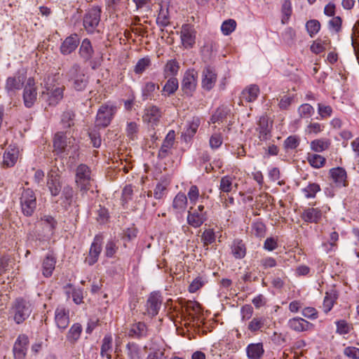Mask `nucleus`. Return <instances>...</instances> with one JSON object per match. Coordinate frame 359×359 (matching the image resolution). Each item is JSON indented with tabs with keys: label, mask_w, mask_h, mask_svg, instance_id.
Wrapping results in <instances>:
<instances>
[{
	"label": "nucleus",
	"mask_w": 359,
	"mask_h": 359,
	"mask_svg": "<svg viewBox=\"0 0 359 359\" xmlns=\"http://www.w3.org/2000/svg\"><path fill=\"white\" fill-rule=\"evenodd\" d=\"M79 149L76 139L70 133L57 132L53 139V152L55 154L65 157L69 156L74 158Z\"/></svg>",
	"instance_id": "nucleus-1"
},
{
	"label": "nucleus",
	"mask_w": 359,
	"mask_h": 359,
	"mask_svg": "<svg viewBox=\"0 0 359 359\" xmlns=\"http://www.w3.org/2000/svg\"><path fill=\"white\" fill-rule=\"evenodd\" d=\"M41 98L49 106H56L63 98L65 88L60 86L55 76H48L43 80Z\"/></svg>",
	"instance_id": "nucleus-2"
},
{
	"label": "nucleus",
	"mask_w": 359,
	"mask_h": 359,
	"mask_svg": "<svg viewBox=\"0 0 359 359\" xmlns=\"http://www.w3.org/2000/svg\"><path fill=\"white\" fill-rule=\"evenodd\" d=\"M27 80V72L24 69L18 70L14 74L6 79L4 84L5 93L11 99L14 98L23 88Z\"/></svg>",
	"instance_id": "nucleus-3"
},
{
	"label": "nucleus",
	"mask_w": 359,
	"mask_h": 359,
	"mask_svg": "<svg viewBox=\"0 0 359 359\" xmlns=\"http://www.w3.org/2000/svg\"><path fill=\"white\" fill-rule=\"evenodd\" d=\"M66 76L69 81L72 82L73 87L76 90H83L88 83V76L86 75L81 67L74 63L66 72Z\"/></svg>",
	"instance_id": "nucleus-4"
},
{
	"label": "nucleus",
	"mask_w": 359,
	"mask_h": 359,
	"mask_svg": "<svg viewBox=\"0 0 359 359\" xmlns=\"http://www.w3.org/2000/svg\"><path fill=\"white\" fill-rule=\"evenodd\" d=\"M32 311L30 302L22 298L17 299L11 308L13 320L17 324H20L28 318Z\"/></svg>",
	"instance_id": "nucleus-5"
},
{
	"label": "nucleus",
	"mask_w": 359,
	"mask_h": 359,
	"mask_svg": "<svg viewBox=\"0 0 359 359\" xmlns=\"http://www.w3.org/2000/svg\"><path fill=\"white\" fill-rule=\"evenodd\" d=\"M75 182L81 191L86 193L90 189L93 179L91 170L86 164H80L76 169Z\"/></svg>",
	"instance_id": "nucleus-6"
},
{
	"label": "nucleus",
	"mask_w": 359,
	"mask_h": 359,
	"mask_svg": "<svg viewBox=\"0 0 359 359\" xmlns=\"http://www.w3.org/2000/svg\"><path fill=\"white\" fill-rule=\"evenodd\" d=\"M101 8L93 6L89 9L83 16V25L86 32L93 34L98 32L97 27L100 21Z\"/></svg>",
	"instance_id": "nucleus-7"
},
{
	"label": "nucleus",
	"mask_w": 359,
	"mask_h": 359,
	"mask_svg": "<svg viewBox=\"0 0 359 359\" xmlns=\"http://www.w3.org/2000/svg\"><path fill=\"white\" fill-rule=\"evenodd\" d=\"M21 210L25 216L30 217L36 208V198L34 191L29 189H24L20 198Z\"/></svg>",
	"instance_id": "nucleus-8"
},
{
	"label": "nucleus",
	"mask_w": 359,
	"mask_h": 359,
	"mask_svg": "<svg viewBox=\"0 0 359 359\" xmlns=\"http://www.w3.org/2000/svg\"><path fill=\"white\" fill-rule=\"evenodd\" d=\"M198 83V73L194 69H188L185 72L181 83V88L184 94L192 96L196 89Z\"/></svg>",
	"instance_id": "nucleus-9"
},
{
	"label": "nucleus",
	"mask_w": 359,
	"mask_h": 359,
	"mask_svg": "<svg viewBox=\"0 0 359 359\" xmlns=\"http://www.w3.org/2000/svg\"><path fill=\"white\" fill-rule=\"evenodd\" d=\"M116 107L113 105L103 104L102 105L97 113L96 116V126L105 128L108 126L116 113Z\"/></svg>",
	"instance_id": "nucleus-10"
},
{
	"label": "nucleus",
	"mask_w": 359,
	"mask_h": 359,
	"mask_svg": "<svg viewBox=\"0 0 359 359\" xmlns=\"http://www.w3.org/2000/svg\"><path fill=\"white\" fill-rule=\"evenodd\" d=\"M23 102L26 107L30 108L35 103L37 98V88L34 78L29 77L23 88Z\"/></svg>",
	"instance_id": "nucleus-11"
},
{
	"label": "nucleus",
	"mask_w": 359,
	"mask_h": 359,
	"mask_svg": "<svg viewBox=\"0 0 359 359\" xmlns=\"http://www.w3.org/2000/svg\"><path fill=\"white\" fill-rule=\"evenodd\" d=\"M162 305V297L159 292H151L145 304L146 311L144 314L148 315L150 317H154L158 313Z\"/></svg>",
	"instance_id": "nucleus-12"
},
{
	"label": "nucleus",
	"mask_w": 359,
	"mask_h": 359,
	"mask_svg": "<svg viewBox=\"0 0 359 359\" xmlns=\"http://www.w3.org/2000/svg\"><path fill=\"white\" fill-rule=\"evenodd\" d=\"M102 238L96 236L92 243L88 256L85 259V263L89 266L95 264L102 252Z\"/></svg>",
	"instance_id": "nucleus-13"
},
{
	"label": "nucleus",
	"mask_w": 359,
	"mask_h": 359,
	"mask_svg": "<svg viewBox=\"0 0 359 359\" xmlns=\"http://www.w3.org/2000/svg\"><path fill=\"white\" fill-rule=\"evenodd\" d=\"M29 344V338L25 334H20L13 346V352L15 359H25L27 346Z\"/></svg>",
	"instance_id": "nucleus-14"
},
{
	"label": "nucleus",
	"mask_w": 359,
	"mask_h": 359,
	"mask_svg": "<svg viewBox=\"0 0 359 359\" xmlns=\"http://www.w3.org/2000/svg\"><path fill=\"white\" fill-rule=\"evenodd\" d=\"M182 43L185 48H191L195 43L196 32L189 25L182 26L180 31Z\"/></svg>",
	"instance_id": "nucleus-15"
},
{
	"label": "nucleus",
	"mask_w": 359,
	"mask_h": 359,
	"mask_svg": "<svg viewBox=\"0 0 359 359\" xmlns=\"http://www.w3.org/2000/svg\"><path fill=\"white\" fill-rule=\"evenodd\" d=\"M201 86L209 91L213 88L217 81V74L215 70L210 67H206L202 72Z\"/></svg>",
	"instance_id": "nucleus-16"
},
{
	"label": "nucleus",
	"mask_w": 359,
	"mask_h": 359,
	"mask_svg": "<svg viewBox=\"0 0 359 359\" xmlns=\"http://www.w3.org/2000/svg\"><path fill=\"white\" fill-rule=\"evenodd\" d=\"M161 117V112L160 109L156 106L152 105L145 109L142 118L144 122L147 123L151 127H154L157 125Z\"/></svg>",
	"instance_id": "nucleus-17"
},
{
	"label": "nucleus",
	"mask_w": 359,
	"mask_h": 359,
	"mask_svg": "<svg viewBox=\"0 0 359 359\" xmlns=\"http://www.w3.org/2000/svg\"><path fill=\"white\" fill-rule=\"evenodd\" d=\"M69 311L64 306H58L55 311V321L57 327L64 330L69 324Z\"/></svg>",
	"instance_id": "nucleus-18"
},
{
	"label": "nucleus",
	"mask_w": 359,
	"mask_h": 359,
	"mask_svg": "<svg viewBox=\"0 0 359 359\" xmlns=\"http://www.w3.org/2000/svg\"><path fill=\"white\" fill-rule=\"evenodd\" d=\"M323 217V210L319 208H306L301 214L302 219L307 223H318Z\"/></svg>",
	"instance_id": "nucleus-19"
},
{
	"label": "nucleus",
	"mask_w": 359,
	"mask_h": 359,
	"mask_svg": "<svg viewBox=\"0 0 359 359\" xmlns=\"http://www.w3.org/2000/svg\"><path fill=\"white\" fill-rule=\"evenodd\" d=\"M79 42V38L77 34H72L67 36L61 44V53L63 55L72 53L78 47Z\"/></svg>",
	"instance_id": "nucleus-20"
},
{
	"label": "nucleus",
	"mask_w": 359,
	"mask_h": 359,
	"mask_svg": "<svg viewBox=\"0 0 359 359\" xmlns=\"http://www.w3.org/2000/svg\"><path fill=\"white\" fill-rule=\"evenodd\" d=\"M333 182L338 187L347 186V175L345 169L341 167L334 168L330 170Z\"/></svg>",
	"instance_id": "nucleus-21"
},
{
	"label": "nucleus",
	"mask_w": 359,
	"mask_h": 359,
	"mask_svg": "<svg viewBox=\"0 0 359 359\" xmlns=\"http://www.w3.org/2000/svg\"><path fill=\"white\" fill-rule=\"evenodd\" d=\"M19 157V149L13 145H10L4 154V165L10 168L13 167L17 162Z\"/></svg>",
	"instance_id": "nucleus-22"
},
{
	"label": "nucleus",
	"mask_w": 359,
	"mask_h": 359,
	"mask_svg": "<svg viewBox=\"0 0 359 359\" xmlns=\"http://www.w3.org/2000/svg\"><path fill=\"white\" fill-rule=\"evenodd\" d=\"M55 257L53 254H47L42 262V274L44 277L49 278L52 276L55 268Z\"/></svg>",
	"instance_id": "nucleus-23"
},
{
	"label": "nucleus",
	"mask_w": 359,
	"mask_h": 359,
	"mask_svg": "<svg viewBox=\"0 0 359 359\" xmlns=\"http://www.w3.org/2000/svg\"><path fill=\"white\" fill-rule=\"evenodd\" d=\"M128 335L136 339L146 337L147 336V327L142 322L133 324L128 332Z\"/></svg>",
	"instance_id": "nucleus-24"
},
{
	"label": "nucleus",
	"mask_w": 359,
	"mask_h": 359,
	"mask_svg": "<svg viewBox=\"0 0 359 359\" xmlns=\"http://www.w3.org/2000/svg\"><path fill=\"white\" fill-rule=\"evenodd\" d=\"M231 254L235 259H243L246 255L247 248L243 240L236 238L231 245Z\"/></svg>",
	"instance_id": "nucleus-25"
},
{
	"label": "nucleus",
	"mask_w": 359,
	"mask_h": 359,
	"mask_svg": "<svg viewBox=\"0 0 359 359\" xmlns=\"http://www.w3.org/2000/svg\"><path fill=\"white\" fill-rule=\"evenodd\" d=\"M271 128V126L269 125V119L266 116L259 118L256 130L259 133V138L260 140H266L269 138Z\"/></svg>",
	"instance_id": "nucleus-26"
},
{
	"label": "nucleus",
	"mask_w": 359,
	"mask_h": 359,
	"mask_svg": "<svg viewBox=\"0 0 359 359\" xmlns=\"http://www.w3.org/2000/svg\"><path fill=\"white\" fill-rule=\"evenodd\" d=\"M175 139V133L174 130H170L164 139L161 147L158 151V156L165 158L168 156L169 150L173 146Z\"/></svg>",
	"instance_id": "nucleus-27"
},
{
	"label": "nucleus",
	"mask_w": 359,
	"mask_h": 359,
	"mask_svg": "<svg viewBox=\"0 0 359 359\" xmlns=\"http://www.w3.org/2000/svg\"><path fill=\"white\" fill-rule=\"evenodd\" d=\"M259 94V88L252 84L245 88L241 93V99L248 102H252L256 100Z\"/></svg>",
	"instance_id": "nucleus-28"
},
{
	"label": "nucleus",
	"mask_w": 359,
	"mask_h": 359,
	"mask_svg": "<svg viewBox=\"0 0 359 359\" xmlns=\"http://www.w3.org/2000/svg\"><path fill=\"white\" fill-rule=\"evenodd\" d=\"M79 55L86 62L90 60L94 54L91 42L88 39H84L79 48Z\"/></svg>",
	"instance_id": "nucleus-29"
},
{
	"label": "nucleus",
	"mask_w": 359,
	"mask_h": 359,
	"mask_svg": "<svg viewBox=\"0 0 359 359\" xmlns=\"http://www.w3.org/2000/svg\"><path fill=\"white\" fill-rule=\"evenodd\" d=\"M206 220L205 213L198 212L196 210L189 211L187 215L188 224L194 228L201 226Z\"/></svg>",
	"instance_id": "nucleus-30"
},
{
	"label": "nucleus",
	"mask_w": 359,
	"mask_h": 359,
	"mask_svg": "<svg viewBox=\"0 0 359 359\" xmlns=\"http://www.w3.org/2000/svg\"><path fill=\"white\" fill-rule=\"evenodd\" d=\"M247 355L249 359H260L264 354V348L262 343L250 344L246 348Z\"/></svg>",
	"instance_id": "nucleus-31"
},
{
	"label": "nucleus",
	"mask_w": 359,
	"mask_h": 359,
	"mask_svg": "<svg viewBox=\"0 0 359 359\" xmlns=\"http://www.w3.org/2000/svg\"><path fill=\"white\" fill-rule=\"evenodd\" d=\"M180 69L179 62L176 60H168L163 67L164 78L175 77Z\"/></svg>",
	"instance_id": "nucleus-32"
},
{
	"label": "nucleus",
	"mask_w": 359,
	"mask_h": 359,
	"mask_svg": "<svg viewBox=\"0 0 359 359\" xmlns=\"http://www.w3.org/2000/svg\"><path fill=\"white\" fill-rule=\"evenodd\" d=\"M310 323L302 318H294L288 321V326L296 332L307 330Z\"/></svg>",
	"instance_id": "nucleus-33"
},
{
	"label": "nucleus",
	"mask_w": 359,
	"mask_h": 359,
	"mask_svg": "<svg viewBox=\"0 0 359 359\" xmlns=\"http://www.w3.org/2000/svg\"><path fill=\"white\" fill-rule=\"evenodd\" d=\"M233 177L226 175L221 178L219 189L221 192L229 194L234 189V191L237 189V184H233Z\"/></svg>",
	"instance_id": "nucleus-34"
},
{
	"label": "nucleus",
	"mask_w": 359,
	"mask_h": 359,
	"mask_svg": "<svg viewBox=\"0 0 359 359\" xmlns=\"http://www.w3.org/2000/svg\"><path fill=\"white\" fill-rule=\"evenodd\" d=\"M47 186L52 196H57L61 191V184L58 176L57 175H53V174L49 175Z\"/></svg>",
	"instance_id": "nucleus-35"
},
{
	"label": "nucleus",
	"mask_w": 359,
	"mask_h": 359,
	"mask_svg": "<svg viewBox=\"0 0 359 359\" xmlns=\"http://www.w3.org/2000/svg\"><path fill=\"white\" fill-rule=\"evenodd\" d=\"M187 205V197L183 193H178L173 199L172 208L177 212L184 211Z\"/></svg>",
	"instance_id": "nucleus-36"
},
{
	"label": "nucleus",
	"mask_w": 359,
	"mask_h": 359,
	"mask_svg": "<svg viewBox=\"0 0 359 359\" xmlns=\"http://www.w3.org/2000/svg\"><path fill=\"white\" fill-rule=\"evenodd\" d=\"M82 326L81 325V324H73L67 334V341L71 344H75L80 338Z\"/></svg>",
	"instance_id": "nucleus-37"
},
{
	"label": "nucleus",
	"mask_w": 359,
	"mask_h": 359,
	"mask_svg": "<svg viewBox=\"0 0 359 359\" xmlns=\"http://www.w3.org/2000/svg\"><path fill=\"white\" fill-rule=\"evenodd\" d=\"M337 299V294L335 291L332 290L325 293L323 304V310L325 313L331 311Z\"/></svg>",
	"instance_id": "nucleus-38"
},
{
	"label": "nucleus",
	"mask_w": 359,
	"mask_h": 359,
	"mask_svg": "<svg viewBox=\"0 0 359 359\" xmlns=\"http://www.w3.org/2000/svg\"><path fill=\"white\" fill-rule=\"evenodd\" d=\"M126 351L129 359H143L142 350L137 344L128 343L126 345Z\"/></svg>",
	"instance_id": "nucleus-39"
},
{
	"label": "nucleus",
	"mask_w": 359,
	"mask_h": 359,
	"mask_svg": "<svg viewBox=\"0 0 359 359\" xmlns=\"http://www.w3.org/2000/svg\"><path fill=\"white\" fill-rule=\"evenodd\" d=\"M112 341L113 339L111 335L107 334L102 339L101 346V355L105 356L107 359L111 358V352L112 351Z\"/></svg>",
	"instance_id": "nucleus-40"
},
{
	"label": "nucleus",
	"mask_w": 359,
	"mask_h": 359,
	"mask_svg": "<svg viewBox=\"0 0 359 359\" xmlns=\"http://www.w3.org/2000/svg\"><path fill=\"white\" fill-rule=\"evenodd\" d=\"M330 145V141L325 138L314 140L310 144L311 150L316 152H322L327 149Z\"/></svg>",
	"instance_id": "nucleus-41"
},
{
	"label": "nucleus",
	"mask_w": 359,
	"mask_h": 359,
	"mask_svg": "<svg viewBox=\"0 0 359 359\" xmlns=\"http://www.w3.org/2000/svg\"><path fill=\"white\" fill-rule=\"evenodd\" d=\"M281 22L285 25L288 22L292 13V3L290 0H284L281 6Z\"/></svg>",
	"instance_id": "nucleus-42"
},
{
	"label": "nucleus",
	"mask_w": 359,
	"mask_h": 359,
	"mask_svg": "<svg viewBox=\"0 0 359 359\" xmlns=\"http://www.w3.org/2000/svg\"><path fill=\"white\" fill-rule=\"evenodd\" d=\"M179 88L178 80L175 77H170L163 87L162 92L168 96L174 94Z\"/></svg>",
	"instance_id": "nucleus-43"
},
{
	"label": "nucleus",
	"mask_w": 359,
	"mask_h": 359,
	"mask_svg": "<svg viewBox=\"0 0 359 359\" xmlns=\"http://www.w3.org/2000/svg\"><path fill=\"white\" fill-rule=\"evenodd\" d=\"M307 161L309 164L314 168H322L326 161L323 156L316 154H309L307 156Z\"/></svg>",
	"instance_id": "nucleus-44"
},
{
	"label": "nucleus",
	"mask_w": 359,
	"mask_h": 359,
	"mask_svg": "<svg viewBox=\"0 0 359 359\" xmlns=\"http://www.w3.org/2000/svg\"><path fill=\"white\" fill-rule=\"evenodd\" d=\"M156 88L158 89L159 86L154 82H147L142 88V97L143 100L151 99Z\"/></svg>",
	"instance_id": "nucleus-45"
},
{
	"label": "nucleus",
	"mask_w": 359,
	"mask_h": 359,
	"mask_svg": "<svg viewBox=\"0 0 359 359\" xmlns=\"http://www.w3.org/2000/svg\"><path fill=\"white\" fill-rule=\"evenodd\" d=\"M320 191V185L316 183H309L305 188L302 189V191L306 198H315L316 194Z\"/></svg>",
	"instance_id": "nucleus-46"
},
{
	"label": "nucleus",
	"mask_w": 359,
	"mask_h": 359,
	"mask_svg": "<svg viewBox=\"0 0 359 359\" xmlns=\"http://www.w3.org/2000/svg\"><path fill=\"white\" fill-rule=\"evenodd\" d=\"M185 311L187 314L193 319L195 318V316H197L201 313V307L198 302L189 301L184 305Z\"/></svg>",
	"instance_id": "nucleus-47"
},
{
	"label": "nucleus",
	"mask_w": 359,
	"mask_h": 359,
	"mask_svg": "<svg viewBox=\"0 0 359 359\" xmlns=\"http://www.w3.org/2000/svg\"><path fill=\"white\" fill-rule=\"evenodd\" d=\"M229 109L226 107H219L215 114L212 116L211 121L212 123L223 122L229 114Z\"/></svg>",
	"instance_id": "nucleus-48"
},
{
	"label": "nucleus",
	"mask_w": 359,
	"mask_h": 359,
	"mask_svg": "<svg viewBox=\"0 0 359 359\" xmlns=\"http://www.w3.org/2000/svg\"><path fill=\"white\" fill-rule=\"evenodd\" d=\"M306 30L311 37H313L320 30V24L317 20H310L306 23Z\"/></svg>",
	"instance_id": "nucleus-49"
},
{
	"label": "nucleus",
	"mask_w": 359,
	"mask_h": 359,
	"mask_svg": "<svg viewBox=\"0 0 359 359\" xmlns=\"http://www.w3.org/2000/svg\"><path fill=\"white\" fill-rule=\"evenodd\" d=\"M75 114L72 111H66L63 112L61 116V123L65 128H70L74 126Z\"/></svg>",
	"instance_id": "nucleus-50"
},
{
	"label": "nucleus",
	"mask_w": 359,
	"mask_h": 359,
	"mask_svg": "<svg viewBox=\"0 0 359 359\" xmlns=\"http://www.w3.org/2000/svg\"><path fill=\"white\" fill-rule=\"evenodd\" d=\"M156 22L162 27H167L169 25L170 22L168 8H163V7L161 8L156 19Z\"/></svg>",
	"instance_id": "nucleus-51"
},
{
	"label": "nucleus",
	"mask_w": 359,
	"mask_h": 359,
	"mask_svg": "<svg viewBox=\"0 0 359 359\" xmlns=\"http://www.w3.org/2000/svg\"><path fill=\"white\" fill-rule=\"evenodd\" d=\"M236 27V22L233 19H229L223 22L221 26L222 32L227 36L232 33Z\"/></svg>",
	"instance_id": "nucleus-52"
},
{
	"label": "nucleus",
	"mask_w": 359,
	"mask_h": 359,
	"mask_svg": "<svg viewBox=\"0 0 359 359\" xmlns=\"http://www.w3.org/2000/svg\"><path fill=\"white\" fill-rule=\"evenodd\" d=\"M252 231L257 237H264L266 232L265 224L260 221L253 222L252 224Z\"/></svg>",
	"instance_id": "nucleus-53"
},
{
	"label": "nucleus",
	"mask_w": 359,
	"mask_h": 359,
	"mask_svg": "<svg viewBox=\"0 0 359 359\" xmlns=\"http://www.w3.org/2000/svg\"><path fill=\"white\" fill-rule=\"evenodd\" d=\"M150 65V60L148 57H143L137 61L134 72L137 74H142Z\"/></svg>",
	"instance_id": "nucleus-54"
},
{
	"label": "nucleus",
	"mask_w": 359,
	"mask_h": 359,
	"mask_svg": "<svg viewBox=\"0 0 359 359\" xmlns=\"http://www.w3.org/2000/svg\"><path fill=\"white\" fill-rule=\"evenodd\" d=\"M298 113L301 118H309L313 114L314 109L311 104L305 103L298 108Z\"/></svg>",
	"instance_id": "nucleus-55"
},
{
	"label": "nucleus",
	"mask_w": 359,
	"mask_h": 359,
	"mask_svg": "<svg viewBox=\"0 0 359 359\" xmlns=\"http://www.w3.org/2000/svg\"><path fill=\"white\" fill-rule=\"evenodd\" d=\"M201 241L204 245H209L215 241V235L213 229H205L201 235Z\"/></svg>",
	"instance_id": "nucleus-56"
},
{
	"label": "nucleus",
	"mask_w": 359,
	"mask_h": 359,
	"mask_svg": "<svg viewBox=\"0 0 359 359\" xmlns=\"http://www.w3.org/2000/svg\"><path fill=\"white\" fill-rule=\"evenodd\" d=\"M300 143V139L296 135H290L284 141V147L286 149H294Z\"/></svg>",
	"instance_id": "nucleus-57"
},
{
	"label": "nucleus",
	"mask_w": 359,
	"mask_h": 359,
	"mask_svg": "<svg viewBox=\"0 0 359 359\" xmlns=\"http://www.w3.org/2000/svg\"><path fill=\"white\" fill-rule=\"evenodd\" d=\"M332 108L330 105L318 104V112L322 119L330 117L332 114Z\"/></svg>",
	"instance_id": "nucleus-58"
},
{
	"label": "nucleus",
	"mask_w": 359,
	"mask_h": 359,
	"mask_svg": "<svg viewBox=\"0 0 359 359\" xmlns=\"http://www.w3.org/2000/svg\"><path fill=\"white\" fill-rule=\"evenodd\" d=\"M199 125L200 121L198 118L194 119L188 124L187 128L184 131V135L189 137H193L196 133Z\"/></svg>",
	"instance_id": "nucleus-59"
},
{
	"label": "nucleus",
	"mask_w": 359,
	"mask_h": 359,
	"mask_svg": "<svg viewBox=\"0 0 359 359\" xmlns=\"http://www.w3.org/2000/svg\"><path fill=\"white\" fill-rule=\"evenodd\" d=\"M264 325V319L262 318H254L248 324V330L252 332L260 330Z\"/></svg>",
	"instance_id": "nucleus-60"
},
{
	"label": "nucleus",
	"mask_w": 359,
	"mask_h": 359,
	"mask_svg": "<svg viewBox=\"0 0 359 359\" xmlns=\"http://www.w3.org/2000/svg\"><path fill=\"white\" fill-rule=\"evenodd\" d=\"M107 4L113 10H121L126 8L128 0H107Z\"/></svg>",
	"instance_id": "nucleus-61"
},
{
	"label": "nucleus",
	"mask_w": 359,
	"mask_h": 359,
	"mask_svg": "<svg viewBox=\"0 0 359 359\" xmlns=\"http://www.w3.org/2000/svg\"><path fill=\"white\" fill-rule=\"evenodd\" d=\"M326 45H327V43L326 41L316 40L313 41V43L311 46V50L316 54H319L325 50Z\"/></svg>",
	"instance_id": "nucleus-62"
},
{
	"label": "nucleus",
	"mask_w": 359,
	"mask_h": 359,
	"mask_svg": "<svg viewBox=\"0 0 359 359\" xmlns=\"http://www.w3.org/2000/svg\"><path fill=\"white\" fill-rule=\"evenodd\" d=\"M118 247L114 241H109L106 243L104 254L107 257H112L117 252Z\"/></svg>",
	"instance_id": "nucleus-63"
},
{
	"label": "nucleus",
	"mask_w": 359,
	"mask_h": 359,
	"mask_svg": "<svg viewBox=\"0 0 359 359\" xmlns=\"http://www.w3.org/2000/svg\"><path fill=\"white\" fill-rule=\"evenodd\" d=\"M344 354L351 359H359V348L353 346H348L344 348Z\"/></svg>",
	"instance_id": "nucleus-64"
}]
</instances>
